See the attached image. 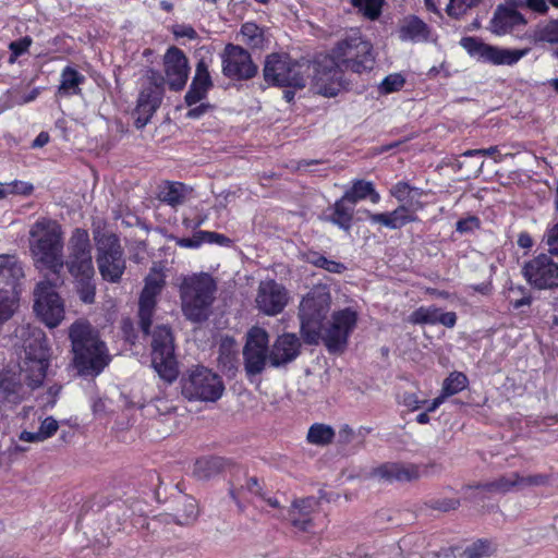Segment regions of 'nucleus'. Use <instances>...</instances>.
<instances>
[{"label": "nucleus", "mask_w": 558, "mask_h": 558, "mask_svg": "<svg viewBox=\"0 0 558 558\" xmlns=\"http://www.w3.org/2000/svg\"><path fill=\"white\" fill-rule=\"evenodd\" d=\"M335 432L329 425L313 424L307 433V440L310 444L325 446L332 441Z\"/></svg>", "instance_id": "39"}, {"label": "nucleus", "mask_w": 558, "mask_h": 558, "mask_svg": "<svg viewBox=\"0 0 558 558\" xmlns=\"http://www.w3.org/2000/svg\"><path fill=\"white\" fill-rule=\"evenodd\" d=\"M480 0H449L447 13L450 16L459 17L470 8L475 5Z\"/></svg>", "instance_id": "49"}, {"label": "nucleus", "mask_w": 558, "mask_h": 558, "mask_svg": "<svg viewBox=\"0 0 558 558\" xmlns=\"http://www.w3.org/2000/svg\"><path fill=\"white\" fill-rule=\"evenodd\" d=\"M352 7L368 21H376L383 12L385 0H351Z\"/></svg>", "instance_id": "37"}, {"label": "nucleus", "mask_w": 558, "mask_h": 558, "mask_svg": "<svg viewBox=\"0 0 558 558\" xmlns=\"http://www.w3.org/2000/svg\"><path fill=\"white\" fill-rule=\"evenodd\" d=\"M34 310L49 328L57 327L64 318L63 302L53 287L46 281L39 282L35 289Z\"/></svg>", "instance_id": "16"}, {"label": "nucleus", "mask_w": 558, "mask_h": 558, "mask_svg": "<svg viewBox=\"0 0 558 558\" xmlns=\"http://www.w3.org/2000/svg\"><path fill=\"white\" fill-rule=\"evenodd\" d=\"M244 493H248L252 495L251 501L256 506L258 505V498H263V492L262 487L259 485V482L256 477H251L246 481L245 486H241L240 489L231 487L230 488V496L235 501L238 508L240 511H243L245 509V505L242 502V497ZM263 508V506L260 505Z\"/></svg>", "instance_id": "34"}, {"label": "nucleus", "mask_w": 558, "mask_h": 558, "mask_svg": "<svg viewBox=\"0 0 558 558\" xmlns=\"http://www.w3.org/2000/svg\"><path fill=\"white\" fill-rule=\"evenodd\" d=\"M23 277V267L16 256L0 255V325L14 313L17 284Z\"/></svg>", "instance_id": "11"}, {"label": "nucleus", "mask_w": 558, "mask_h": 558, "mask_svg": "<svg viewBox=\"0 0 558 558\" xmlns=\"http://www.w3.org/2000/svg\"><path fill=\"white\" fill-rule=\"evenodd\" d=\"M331 296L326 286H316L303 298L299 308L300 332L307 344H317L320 340L329 352L342 351L357 322V314L351 308L335 312L324 327L330 310Z\"/></svg>", "instance_id": "1"}, {"label": "nucleus", "mask_w": 558, "mask_h": 558, "mask_svg": "<svg viewBox=\"0 0 558 558\" xmlns=\"http://www.w3.org/2000/svg\"><path fill=\"white\" fill-rule=\"evenodd\" d=\"M331 57L355 73L371 71L375 64L373 44L360 29L348 32L332 49Z\"/></svg>", "instance_id": "8"}, {"label": "nucleus", "mask_w": 558, "mask_h": 558, "mask_svg": "<svg viewBox=\"0 0 558 558\" xmlns=\"http://www.w3.org/2000/svg\"><path fill=\"white\" fill-rule=\"evenodd\" d=\"M11 194L29 195L34 187L31 183L24 181H12L9 183Z\"/></svg>", "instance_id": "56"}, {"label": "nucleus", "mask_w": 558, "mask_h": 558, "mask_svg": "<svg viewBox=\"0 0 558 558\" xmlns=\"http://www.w3.org/2000/svg\"><path fill=\"white\" fill-rule=\"evenodd\" d=\"M348 199H344V195L336 201L330 218L332 223L345 231L351 229L353 219V206L348 205Z\"/></svg>", "instance_id": "36"}, {"label": "nucleus", "mask_w": 558, "mask_h": 558, "mask_svg": "<svg viewBox=\"0 0 558 558\" xmlns=\"http://www.w3.org/2000/svg\"><path fill=\"white\" fill-rule=\"evenodd\" d=\"M50 353L45 337L39 332L25 349V357L16 374L11 369L0 372V400L11 403L20 402L29 389L40 387L47 377Z\"/></svg>", "instance_id": "2"}, {"label": "nucleus", "mask_w": 558, "mask_h": 558, "mask_svg": "<svg viewBox=\"0 0 558 558\" xmlns=\"http://www.w3.org/2000/svg\"><path fill=\"white\" fill-rule=\"evenodd\" d=\"M226 238L222 234L209 232V231H199L194 234L193 238H184L178 241V244L181 247L195 248L198 247L204 242L209 243H222Z\"/></svg>", "instance_id": "41"}, {"label": "nucleus", "mask_w": 558, "mask_h": 558, "mask_svg": "<svg viewBox=\"0 0 558 558\" xmlns=\"http://www.w3.org/2000/svg\"><path fill=\"white\" fill-rule=\"evenodd\" d=\"M191 86H195L196 89L208 93L213 86L211 77L208 71V66L204 60H201L196 64L195 75L191 83Z\"/></svg>", "instance_id": "43"}, {"label": "nucleus", "mask_w": 558, "mask_h": 558, "mask_svg": "<svg viewBox=\"0 0 558 558\" xmlns=\"http://www.w3.org/2000/svg\"><path fill=\"white\" fill-rule=\"evenodd\" d=\"M192 190L181 182H167L160 191V199L172 206L182 205L191 194Z\"/></svg>", "instance_id": "33"}, {"label": "nucleus", "mask_w": 558, "mask_h": 558, "mask_svg": "<svg viewBox=\"0 0 558 558\" xmlns=\"http://www.w3.org/2000/svg\"><path fill=\"white\" fill-rule=\"evenodd\" d=\"M70 339L80 374L97 376L109 365L111 357L107 345L88 323H74L70 328Z\"/></svg>", "instance_id": "3"}, {"label": "nucleus", "mask_w": 558, "mask_h": 558, "mask_svg": "<svg viewBox=\"0 0 558 558\" xmlns=\"http://www.w3.org/2000/svg\"><path fill=\"white\" fill-rule=\"evenodd\" d=\"M526 7L538 14L547 13L549 7L546 0H524Z\"/></svg>", "instance_id": "60"}, {"label": "nucleus", "mask_w": 558, "mask_h": 558, "mask_svg": "<svg viewBox=\"0 0 558 558\" xmlns=\"http://www.w3.org/2000/svg\"><path fill=\"white\" fill-rule=\"evenodd\" d=\"M222 74L235 81H245L254 77L257 66L252 57L243 47L228 44L220 54Z\"/></svg>", "instance_id": "15"}, {"label": "nucleus", "mask_w": 558, "mask_h": 558, "mask_svg": "<svg viewBox=\"0 0 558 558\" xmlns=\"http://www.w3.org/2000/svg\"><path fill=\"white\" fill-rule=\"evenodd\" d=\"M310 262L319 268L325 269L328 272L331 274H342L344 270H347V267L344 264L328 259L324 255L314 254L313 257L310 259Z\"/></svg>", "instance_id": "45"}, {"label": "nucleus", "mask_w": 558, "mask_h": 558, "mask_svg": "<svg viewBox=\"0 0 558 558\" xmlns=\"http://www.w3.org/2000/svg\"><path fill=\"white\" fill-rule=\"evenodd\" d=\"M185 510H186V517L183 521V523H189L191 521H194L198 515V510L195 501L193 499L187 500L185 504Z\"/></svg>", "instance_id": "62"}, {"label": "nucleus", "mask_w": 558, "mask_h": 558, "mask_svg": "<svg viewBox=\"0 0 558 558\" xmlns=\"http://www.w3.org/2000/svg\"><path fill=\"white\" fill-rule=\"evenodd\" d=\"M440 308L435 305L421 306L409 316V322L414 325H437Z\"/></svg>", "instance_id": "40"}, {"label": "nucleus", "mask_w": 558, "mask_h": 558, "mask_svg": "<svg viewBox=\"0 0 558 558\" xmlns=\"http://www.w3.org/2000/svg\"><path fill=\"white\" fill-rule=\"evenodd\" d=\"M172 33L177 38H189L194 40L197 38L196 31L186 24H178L172 27Z\"/></svg>", "instance_id": "53"}, {"label": "nucleus", "mask_w": 558, "mask_h": 558, "mask_svg": "<svg viewBox=\"0 0 558 558\" xmlns=\"http://www.w3.org/2000/svg\"><path fill=\"white\" fill-rule=\"evenodd\" d=\"M526 53V49H506L486 45L481 61L495 65H512L521 60Z\"/></svg>", "instance_id": "28"}, {"label": "nucleus", "mask_w": 558, "mask_h": 558, "mask_svg": "<svg viewBox=\"0 0 558 558\" xmlns=\"http://www.w3.org/2000/svg\"><path fill=\"white\" fill-rule=\"evenodd\" d=\"M207 97V93L196 89L195 86H191L185 94L184 100L186 106L192 107L198 102H202Z\"/></svg>", "instance_id": "54"}, {"label": "nucleus", "mask_w": 558, "mask_h": 558, "mask_svg": "<svg viewBox=\"0 0 558 558\" xmlns=\"http://www.w3.org/2000/svg\"><path fill=\"white\" fill-rule=\"evenodd\" d=\"M468 377L461 372H452L442 383L441 393L449 398L466 388Z\"/></svg>", "instance_id": "38"}, {"label": "nucleus", "mask_w": 558, "mask_h": 558, "mask_svg": "<svg viewBox=\"0 0 558 558\" xmlns=\"http://www.w3.org/2000/svg\"><path fill=\"white\" fill-rule=\"evenodd\" d=\"M459 505V500L454 498H444V499H435L432 500L430 506L434 509L440 510V511H449L452 509H456Z\"/></svg>", "instance_id": "57"}, {"label": "nucleus", "mask_w": 558, "mask_h": 558, "mask_svg": "<svg viewBox=\"0 0 558 558\" xmlns=\"http://www.w3.org/2000/svg\"><path fill=\"white\" fill-rule=\"evenodd\" d=\"M211 106L207 102H201L198 106L191 107V109L186 112V117L190 119H198L203 117Z\"/></svg>", "instance_id": "61"}, {"label": "nucleus", "mask_w": 558, "mask_h": 558, "mask_svg": "<svg viewBox=\"0 0 558 558\" xmlns=\"http://www.w3.org/2000/svg\"><path fill=\"white\" fill-rule=\"evenodd\" d=\"M339 441L341 444H350L355 440V430L349 425H342L338 432Z\"/></svg>", "instance_id": "59"}, {"label": "nucleus", "mask_w": 558, "mask_h": 558, "mask_svg": "<svg viewBox=\"0 0 558 558\" xmlns=\"http://www.w3.org/2000/svg\"><path fill=\"white\" fill-rule=\"evenodd\" d=\"M545 239L549 255L558 259V221L547 230Z\"/></svg>", "instance_id": "50"}, {"label": "nucleus", "mask_w": 558, "mask_h": 558, "mask_svg": "<svg viewBox=\"0 0 558 558\" xmlns=\"http://www.w3.org/2000/svg\"><path fill=\"white\" fill-rule=\"evenodd\" d=\"M376 476L388 482H408L418 477L417 466L413 464L386 463L375 472Z\"/></svg>", "instance_id": "29"}, {"label": "nucleus", "mask_w": 558, "mask_h": 558, "mask_svg": "<svg viewBox=\"0 0 558 558\" xmlns=\"http://www.w3.org/2000/svg\"><path fill=\"white\" fill-rule=\"evenodd\" d=\"M547 477L545 475H531V476H520L518 473H511L506 476H501L500 478L489 483L487 485L488 489L497 493H507L513 489L514 487L522 486H538L545 484Z\"/></svg>", "instance_id": "26"}, {"label": "nucleus", "mask_w": 558, "mask_h": 558, "mask_svg": "<svg viewBox=\"0 0 558 558\" xmlns=\"http://www.w3.org/2000/svg\"><path fill=\"white\" fill-rule=\"evenodd\" d=\"M547 254H539L527 262L523 268L526 280L537 289L558 286V259Z\"/></svg>", "instance_id": "19"}, {"label": "nucleus", "mask_w": 558, "mask_h": 558, "mask_svg": "<svg viewBox=\"0 0 558 558\" xmlns=\"http://www.w3.org/2000/svg\"><path fill=\"white\" fill-rule=\"evenodd\" d=\"M390 194L412 209L423 208V203L420 201L424 194L423 190L411 186L407 182H398L395 184L390 190Z\"/></svg>", "instance_id": "32"}, {"label": "nucleus", "mask_w": 558, "mask_h": 558, "mask_svg": "<svg viewBox=\"0 0 558 558\" xmlns=\"http://www.w3.org/2000/svg\"><path fill=\"white\" fill-rule=\"evenodd\" d=\"M495 550L496 546L490 541L477 539L460 553L459 558H483L492 555Z\"/></svg>", "instance_id": "42"}, {"label": "nucleus", "mask_w": 558, "mask_h": 558, "mask_svg": "<svg viewBox=\"0 0 558 558\" xmlns=\"http://www.w3.org/2000/svg\"><path fill=\"white\" fill-rule=\"evenodd\" d=\"M404 83L405 78L402 74H389L379 84V92L385 95L398 92L403 87Z\"/></svg>", "instance_id": "46"}, {"label": "nucleus", "mask_w": 558, "mask_h": 558, "mask_svg": "<svg viewBox=\"0 0 558 558\" xmlns=\"http://www.w3.org/2000/svg\"><path fill=\"white\" fill-rule=\"evenodd\" d=\"M468 290H471L472 292H478L483 295H487L492 291V284L489 282H482L478 284H471L468 287Z\"/></svg>", "instance_id": "64"}, {"label": "nucleus", "mask_w": 558, "mask_h": 558, "mask_svg": "<svg viewBox=\"0 0 558 558\" xmlns=\"http://www.w3.org/2000/svg\"><path fill=\"white\" fill-rule=\"evenodd\" d=\"M313 86L315 90L326 97H335L343 87L342 73L331 56L316 59L312 63Z\"/></svg>", "instance_id": "14"}, {"label": "nucleus", "mask_w": 558, "mask_h": 558, "mask_svg": "<svg viewBox=\"0 0 558 558\" xmlns=\"http://www.w3.org/2000/svg\"><path fill=\"white\" fill-rule=\"evenodd\" d=\"M461 46L468 51V53L472 57L482 59L484 48L487 44L475 37H464L460 41Z\"/></svg>", "instance_id": "48"}, {"label": "nucleus", "mask_w": 558, "mask_h": 558, "mask_svg": "<svg viewBox=\"0 0 558 558\" xmlns=\"http://www.w3.org/2000/svg\"><path fill=\"white\" fill-rule=\"evenodd\" d=\"M416 210L405 205H400L390 213L372 214L368 210L366 213L369 221L374 225L378 223L388 229H400L407 223L417 220Z\"/></svg>", "instance_id": "24"}, {"label": "nucleus", "mask_w": 558, "mask_h": 558, "mask_svg": "<svg viewBox=\"0 0 558 558\" xmlns=\"http://www.w3.org/2000/svg\"><path fill=\"white\" fill-rule=\"evenodd\" d=\"M165 80L171 90L179 92L186 85L190 65L184 52L178 47H170L163 56Z\"/></svg>", "instance_id": "21"}, {"label": "nucleus", "mask_w": 558, "mask_h": 558, "mask_svg": "<svg viewBox=\"0 0 558 558\" xmlns=\"http://www.w3.org/2000/svg\"><path fill=\"white\" fill-rule=\"evenodd\" d=\"M20 440L27 441V442H40V441H44L45 439L43 438V436L38 429L37 432L23 430L20 434Z\"/></svg>", "instance_id": "63"}, {"label": "nucleus", "mask_w": 558, "mask_h": 558, "mask_svg": "<svg viewBox=\"0 0 558 558\" xmlns=\"http://www.w3.org/2000/svg\"><path fill=\"white\" fill-rule=\"evenodd\" d=\"M151 338V365L162 379L172 383L179 371L171 329L166 325L157 326Z\"/></svg>", "instance_id": "12"}, {"label": "nucleus", "mask_w": 558, "mask_h": 558, "mask_svg": "<svg viewBox=\"0 0 558 558\" xmlns=\"http://www.w3.org/2000/svg\"><path fill=\"white\" fill-rule=\"evenodd\" d=\"M311 69L308 60H294L288 53L275 52L266 57L263 75L272 86L302 89L311 76Z\"/></svg>", "instance_id": "7"}, {"label": "nucleus", "mask_w": 558, "mask_h": 558, "mask_svg": "<svg viewBox=\"0 0 558 558\" xmlns=\"http://www.w3.org/2000/svg\"><path fill=\"white\" fill-rule=\"evenodd\" d=\"M97 264L101 277L109 282H119L124 270L125 259L119 238L113 233H96Z\"/></svg>", "instance_id": "10"}, {"label": "nucleus", "mask_w": 558, "mask_h": 558, "mask_svg": "<svg viewBox=\"0 0 558 558\" xmlns=\"http://www.w3.org/2000/svg\"><path fill=\"white\" fill-rule=\"evenodd\" d=\"M66 267L76 281L80 299L92 304L95 301V269L92 258V246L87 230L76 228L69 240Z\"/></svg>", "instance_id": "5"}, {"label": "nucleus", "mask_w": 558, "mask_h": 558, "mask_svg": "<svg viewBox=\"0 0 558 558\" xmlns=\"http://www.w3.org/2000/svg\"><path fill=\"white\" fill-rule=\"evenodd\" d=\"M301 350V341L294 333H283L272 343L269 351V363L279 367L294 361Z\"/></svg>", "instance_id": "23"}, {"label": "nucleus", "mask_w": 558, "mask_h": 558, "mask_svg": "<svg viewBox=\"0 0 558 558\" xmlns=\"http://www.w3.org/2000/svg\"><path fill=\"white\" fill-rule=\"evenodd\" d=\"M165 274L160 267L154 266L145 279V286L140 298V326L144 333L149 332L156 298L165 284Z\"/></svg>", "instance_id": "18"}, {"label": "nucleus", "mask_w": 558, "mask_h": 558, "mask_svg": "<svg viewBox=\"0 0 558 558\" xmlns=\"http://www.w3.org/2000/svg\"><path fill=\"white\" fill-rule=\"evenodd\" d=\"M86 77L74 66L66 65L60 73V81L57 89L58 97H71L82 95V85Z\"/></svg>", "instance_id": "27"}, {"label": "nucleus", "mask_w": 558, "mask_h": 558, "mask_svg": "<svg viewBox=\"0 0 558 558\" xmlns=\"http://www.w3.org/2000/svg\"><path fill=\"white\" fill-rule=\"evenodd\" d=\"M225 390L220 376L205 366H195L182 377V393L189 400L215 402Z\"/></svg>", "instance_id": "9"}, {"label": "nucleus", "mask_w": 558, "mask_h": 558, "mask_svg": "<svg viewBox=\"0 0 558 558\" xmlns=\"http://www.w3.org/2000/svg\"><path fill=\"white\" fill-rule=\"evenodd\" d=\"M481 226V221L476 216H469L466 218L460 219L456 223V230L459 233H469L478 229Z\"/></svg>", "instance_id": "51"}, {"label": "nucleus", "mask_w": 558, "mask_h": 558, "mask_svg": "<svg viewBox=\"0 0 558 558\" xmlns=\"http://www.w3.org/2000/svg\"><path fill=\"white\" fill-rule=\"evenodd\" d=\"M29 250L35 265L59 274L63 268V233L52 219L41 218L29 230Z\"/></svg>", "instance_id": "4"}, {"label": "nucleus", "mask_w": 558, "mask_h": 558, "mask_svg": "<svg viewBox=\"0 0 558 558\" xmlns=\"http://www.w3.org/2000/svg\"><path fill=\"white\" fill-rule=\"evenodd\" d=\"M536 36L539 40L558 44V19L538 25Z\"/></svg>", "instance_id": "44"}, {"label": "nucleus", "mask_w": 558, "mask_h": 558, "mask_svg": "<svg viewBox=\"0 0 558 558\" xmlns=\"http://www.w3.org/2000/svg\"><path fill=\"white\" fill-rule=\"evenodd\" d=\"M426 400H420L415 393L405 392L401 397V403L411 411L417 410L422 404H425Z\"/></svg>", "instance_id": "55"}, {"label": "nucleus", "mask_w": 558, "mask_h": 558, "mask_svg": "<svg viewBox=\"0 0 558 558\" xmlns=\"http://www.w3.org/2000/svg\"><path fill=\"white\" fill-rule=\"evenodd\" d=\"M317 506V500L314 497H308L295 501L290 510V518L292 524L301 531H310L312 527L311 513Z\"/></svg>", "instance_id": "30"}, {"label": "nucleus", "mask_w": 558, "mask_h": 558, "mask_svg": "<svg viewBox=\"0 0 558 558\" xmlns=\"http://www.w3.org/2000/svg\"><path fill=\"white\" fill-rule=\"evenodd\" d=\"M182 312L194 323L206 320L216 299L217 281L207 272L183 276L179 284Z\"/></svg>", "instance_id": "6"}, {"label": "nucleus", "mask_w": 558, "mask_h": 558, "mask_svg": "<svg viewBox=\"0 0 558 558\" xmlns=\"http://www.w3.org/2000/svg\"><path fill=\"white\" fill-rule=\"evenodd\" d=\"M256 307L267 316L281 313L289 302V292L275 280H264L259 283L256 294Z\"/></svg>", "instance_id": "20"}, {"label": "nucleus", "mask_w": 558, "mask_h": 558, "mask_svg": "<svg viewBox=\"0 0 558 558\" xmlns=\"http://www.w3.org/2000/svg\"><path fill=\"white\" fill-rule=\"evenodd\" d=\"M344 199L352 205L368 198L373 204L380 202V195L375 190L373 182L365 180H353L352 185L344 192Z\"/></svg>", "instance_id": "31"}, {"label": "nucleus", "mask_w": 558, "mask_h": 558, "mask_svg": "<svg viewBox=\"0 0 558 558\" xmlns=\"http://www.w3.org/2000/svg\"><path fill=\"white\" fill-rule=\"evenodd\" d=\"M147 86L143 87L138 95L134 110L135 125L143 129L159 108L163 97L162 80L156 71H150Z\"/></svg>", "instance_id": "17"}, {"label": "nucleus", "mask_w": 558, "mask_h": 558, "mask_svg": "<svg viewBox=\"0 0 558 558\" xmlns=\"http://www.w3.org/2000/svg\"><path fill=\"white\" fill-rule=\"evenodd\" d=\"M241 41L252 49H264L267 46L265 32L257 24L246 22L241 26Z\"/></svg>", "instance_id": "35"}, {"label": "nucleus", "mask_w": 558, "mask_h": 558, "mask_svg": "<svg viewBox=\"0 0 558 558\" xmlns=\"http://www.w3.org/2000/svg\"><path fill=\"white\" fill-rule=\"evenodd\" d=\"M398 37L401 41L413 44L429 40L430 29L428 25L415 15L405 16L399 24Z\"/></svg>", "instance_id": "25"}, {"label": "nucleus", "mask_w": 558, "mask_h": 558, "mask_svg": "<svg viewBox=\"0 0 558 558\" xmlns=\"http://www.w3.org/2000/svg\"><path fill=\"white\" fill-rule=\"evenodd\" d=\"M525 25L526 20L520 12L512 8L498 5L490 20L489 29L498 36L506 34L519 36Z\"/></svg>", "instance_id": "22"}, {"label": "nucleus", "mask_w": 558, "mask_h": 558, "mask_svg": "<svg viewBox=\"0 0 558 558\" xmlns=\"http://www.w3.org/2000/svg\"><path fill=\"white\" fill-rule=\"evenodd\" d=\"M437 324L442 325L447 328H453L457 324V314L454 312H441L439 311Z\"/></svg>", "instance_id": "58"}, {"label": "nucleus", "mask_w": 558, "mask_h": 558, "mask_svg": "<svg viewBox=\"0 0 558 558\" xmlns=\"http://www.w3.org/2000/svg\"><path fill=\"white\" fill-rule=\"evenodd\" d=\"M32 45V38L28 36H25L19 40H14L10 43L9 49L11 51L9 62L13 64L20 56L25 53Z\"/></svg>", "instance_id": "47"}, {"label": "nucleus", "mask_w": 558, "mask_h": 558, "mask_svg": "<svg viewBox=\"0 0 558 558\" xmlns=\"http://www.w3.org/2000/svg\"><path fill=\"white\" fill-rule=\"evenodd\" d=\"M59 428V424L57 420H54L52 416H47L39 426V432L43 436V438L46 440L50 437H52Z\"/></svg>", "instance_id": "52"}, {"label": "nucleus", "mask_w": 558, "mask_h": 558, "mask_svg": "<svg viewBox=\"0 0 558 558\" xmlns=\"http://www.w3.org/2000/svg\"><path fill=\"white\" fill-rule=\"evenodd\" d=\"M269 336L260 327L247 332L243 348L244 368L248 377L259 375L269 362Z\"/></svg>", "instance_id": "13"}]
</instances>
